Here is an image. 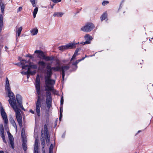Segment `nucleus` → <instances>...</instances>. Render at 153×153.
<instances>
[{
    "label": "nucleus",
    "mask_w": 153,
    "mask_h": 153,
    "mask_svg": "<svg viewBox=\"0 0 153 153\" xmlns=\"http://www.w3.org/2000/svg\"><path fill=\"white\" fill-rule=\"evenodd\" d=\"M5 90L7 92L8 96L9 98L8 100L9 103L16 113V118L19 126L22 127V117L20 113L21 110L19 108L24 111L25 110L22 105V97L19 94L16 95V99L17 101V103L15 95L11 91L10 88L8 87Z\"/></svg>",
    "instance_id": "nucleus-1"
},
{
    "label": "nucleus",
    "mask_w": 153,
    "mask_h": 153,
    "mask_svg": "<svg viewBox=\"0 0 153 153\" xmlns=\"http://www.w3.org/2000/svg\"><path fill=\"white\" fill-rule=\"evenodd\" d=\"M40 81L39 76V75H38L36 76L35 84L36 89L38 95H37V100L36 102V111L38 117L40 116V108L41 106V101H42L41 97L40 95L41 90Z\"/></svg>",
    "instance_id": "nucleus-2"
},
{
    "label": "nucleus",
    "mask_w": 153,
    "mask_h": 153,
    "mask_svg": "<svg viewBox=\"0 0 153 153\" xmlns=\"http://www.w3.org/2000/svg\"><path fill=\"white\" fill-rule=\"evenodd\" d=\"M47 77L45 78V90H53V85L55 83V80L51 79L52 74H47Z\"/></svg>",
    "instance_id": "nucleus-3"
},
{
    "label": "nucleus",
    "mask_w": 153,
    "mask_h": 153,
    "mask_svg": "<svg viewBox=\"0 0 153 153\" xmlns=\"http://www.w3.org/2000/svg\"><path fill=\"white\" fill-rule=\"evenodd\" d=\"M34 53L39 54V55L42 57L43 59L46 61H48L54 60V58L53 56H45L44 52L41 51L36 50L35 51Z\"/></svg>",
    "instance_id": "nucleus-4"
},
{
    "label": "nucleus",
    "mask_w": 153,
    "mask_h": 153,
    "mask_svg": "<svg viewBox=\"0 0 153 153\" xmlns=\"http://www.w3.org/2000/svg\"><path fill=\"white\" fill-rule=\"evenodd\" d=\"M47 91L46 97V103L47 105V107L49 109L51 106L52 102L51 96V93L49 91L52 90H45Z\"/></svg>",
    "instance_id": "nucleus-5"
},
{
    "label": "nucleus",
    "mask_w": 153,
    "mask_h": 153,
    "mask_svg": "<svg viewBox=\"0 0 153 153\" xmlns=\"http://www.w3.org/2000/svg\"><path fill=\"white\" fill-rule=\"evenodd\" d=\"M94 25L91 23H87L85 26L82 27L81 30L85 32H88L91 31L94 28Z\"/></svg>",
    "instance_id": "nucleus-6"
},
{
    "label": "nucleus",
    "mask_w": 153,
    "mask_h": 153,
    "mask_svg": "<svg viewBox=\"0 0 153 153\" xmlns=\"http://www.w3.org/2000/svg\"><path fill=\"white\" fill-rule=\"evenodd\" d=\"M79 43V42L76 44L74 43H70L66 45H63L61 46H60L58 48L59 50L62 51L68 48H75L76 45V44Z\"/></svg>",
    "instance_id": "nucleus-7"
},
{
    "label": "nucleus",
    "mask_w": 153,
    "mask_h": 153,
    "mask_svg": "<svg viewBox=\"0 0 153 153\" xmlns=\"http://www.w3.org/2000/svg\"><path fill=\"white\" fill-rule=\"evenodd\" d=\"M0 112L1 116L5 124L4 127H5L8 123V120L6 114L2 107H1Z\"/></svg>",
    "instance_id": "nucleus-8"
},
{
    "label": "nucleus",
    "mask_w": 153,
    "mask_h": 153,
    "mask_svg": "<svg viewBox=\"0 0 153 153\" xmlns=\"http://www.w3.org/2000/svg\"><path fill=\"white\" fill-rule=\"evenodd\" d=\"M7 133L8 135V138L10 140V144L11 145V147L14 149L15 146L14 143V138L13 135L10 133L9 131H7Z\"/></svg>",
    "instance_id": "nucleus-9"
},
{
    "label": "nucleus",
    "mask_w": 153,
    "mask_h": 153,
    "mask_svg": "<svg viewBox=\"0 0 153 153\" xmlns=\"http://www.w3.org/2000/svg\"><path fill=\"white\" fill-rule=\"evenodd\" d=\"M21 64L22 65V68L23 69H27L26 67H28L30 68V69L31 68L36 69L37 68V66L36 65L31 64L29 65H25V63L24 62H21Z\"/></svg>",
    "instance_id": "nucleus-10"
},
{
    "label": "nucleus",
    "mask_w": 153,
    "mask_h": 153,
    "mask_svg": "<svg viewBox=\"0 0 153 153\" xmlns=\"http://www.w3.org/2000/svg\"><path fill=\"white\" fill-rule=\"evenodd\" d=\"M44 135L46 137V141L47 143H49L50 141V136L48 134L47 126L46 125H45L44 126Z\"/></svg>",
    "instance_id": "nucleus-11"
},
{
    "label": "nucleus",
    "mask_w": 153,
    "mask_h": 153,
    "mask_svg": "<svg viewBox=\"0 0 153 153\" xmlns=\"http://www.w3.org/2000/svg\"><path fill=\"white\" fill-rule=\"evenodd\" d=\"M84 37L86 41L85 42H82L81 43L82 44L85 45L91 43V42L93 39L92 36H90L89 34H87Z\"/></svg>",
    "instance_id": "nucleus-12"
},
{
    "label": "nucleus",
    "mask_w": 153,
    "mask_h": 153,
    "mask_svg": "<svg viewBox=\"0 0 153 153\" xmlns=\"http://www.w3.org/2000/svg\"><path fill=\"white\" fill-rule=\"evenodd\" d=\"M22 148L25 152L27 150V140L26 138H24V139H22Z\"/></svg>",
    "instance_id": "nucleus-13"
},
{
    "label": "nucleus",
    "mask_w": 153,
    "mask_h": 153,
    "mask_svg": "<svg viewBox=\"0 0 153 153\" xmlns=\"http://www.w3.org/2000/svg\"><path fill=\"white\" fill-rule=\"evenodd\" d=\"M39 68L43 69L45 67V63L43 61H40L38 62Z\"/></svg>",
    "instance_id": "nucleus-14"
},
{
    "label": "nucleus",
    "mask_w": 153,
    "mask_h": 153,
    "mask_svg": "<svg viewBox=\"0 0 153 153\" xmlns=\"http://www.w3.org/2000/svg\"><path fill=\"white\" fill-rule=\"evenodd\" d=\"M61 71H62L65 72V71L68 70L70 68V66L69 64H68L66 65H64L61 67Z\"/></svg>",
    "instance_id": "nucleus-15"
},
{
    "label": "nucleus",
    "mask_w": 153,
    "mask_h": 153,
    "mask_svg": "<svg viewBox=\"0 0 153 153\" xmlns=\"http://www.w3.org/2000/svg\"><path fill=\"white\" fill-rule=\"evenodd\" d=\"M9 120L13 126V127H15L17 130V125L13 118L11 116L9 118Z\"/></svg>",
    "instance_id": "nucleus-16"
},
{
    "label": "nucleus",
    "mask_w": 153,
    "mask_h": 153,
    "mask_svg": "<svg viewBox=\"0 0 153 153\" xmlns=\"http://www.w3.org/2000/svg\"><path fill=\"white\" fill-rule=\"evenodd\" d=\"M0 4L1 13L3 14H4V9L5 8V5L4 3L2 2L1 0H0Z\"/></svg>",
    "instance_id": "nucleus-17"
},
{
    "label": "nucleus",
    "mask_w": 153,
    "mask_h": 153,
    "mask_svg": "<svg viewBox=\"0 0 153 153\" xmlns=\"http://www.w3.org/2000/svg\"><path fill=\"white\" fill-rule=\"evenodd\" d=\"M47 74H52V67L49 65H47L46 67Z\"/></svg>",
    "instance_id": "nucleus-18"
},
{
    "label": "nucleus",
    "mask_w": 153,
    "mask_h": 153,
    "mask_svg": "<svg viewBox=\"0 0 153 153\" xmlns=\"http://www.w3.org/2000/svg\"><path fill=\"white\" fill-rule=\"evenodd\" d=\"M64 14V13L62 12H56L54 13L53 14L54 17H61Z\"/></svg>",
    "instance_id": "nucleus-19"
},
{
    "label": "nucleus",
    "mask_w": 153,
    "mask_h": 153,
    "mask_svg": "<svg viewBox=\"0 0 153 153\" xmlns=\"http://www.w3.org/2000/svg\"><path fill=\"white\" fill-rule=\"evenodd\" d=\"M3 14L0 15V31H1L2 30V28L3 26Z\"/></svg>",
    "instance_id": "nucleus-20"
},
{
    "label": "nucleus",
    "mask_w": 153,
    "mask_h": 153,
    "mask_svg": "<svg viewBox=\"0 0 153 153\" xmlns=\"http://www.w3.org/2000/svg\"><path fill=\"white\" fill-rule=\"evenodd\" d=\"M38 31V29L36 28H34L30 31V32L33 35H35L37 34Z\"/></svg>",
    "instance_id": "nucleus-21"
},
{
    "label": "nucleus",
    "mask_w": 153,
    "mask_h": 153,
    "mask_svg": "<svg viewBox=\"0 0 153 153\" xmlns=\"http://www.w3.org/2000/svg\"><path fill=\"white\" fill-rule=\"evenodd\" d=\"M52 70L55 71H61V67L59 66H57L56 67H52Z\"/></svg>",
    "instance_id": "nucleus-22"
},
{
    "label": "nucleus",
    "mask_w": 153,
    "mask_h": 153,
    "mask_svg": "<svg viewBox=\"0 0 153 153\" xmlns=\"http://www.w3.org/2000/svg\"><path fill=\"white\" fill-rule=\"evenodd\" d=\"M107 14L106 12H105L101 17V19L102 21L105 20L107 16Z\"/></svg>",
    "instance_id": "nucleus-23"
},
{
    "label": "nucleus",
    "mask_w": 153,
    "mask_h": 153,
    "mask_svg": "<svg viewBox=\"0 0 153 153\" xmlns=\"http://www.w3.org/2000/svg\"><path fill=\"white\" fill-rule=\"evenodd\" d=\"M0 134L1 137L2 138V139L3 140V142L7 144V142L5 139V137L4 134V132L0 133Z\"/></svg>",
    "instance_id": "nucleus-24"
},
{
    "label": "nucleus",
    "mask_w": 153,
    "mask_h": 153,
    "mask_svg": "<svg viewBox=\"0 0 153 153\" xmlns=\"http://www.w3.org/2000/svg\"><path fill=\"white\" fill-rule=\"evenodd\" d=\"M22 30V28L21 27L19 28L16 31L17 33V36H19L21 34V32Z\"/></svg>",
    "instance_id": "nucleus-25"
},
{
    "label": "nucleus",
    "mask_w": 153,
    "mask_h": 153,
    "mask_svg": "<svg viewBox=\"0 0 153 153\" xmlns=\"http://www.w3.org/2000/svg\"><path fill=\"white\" fill-rule=\"evenodd\" d=\"M38 11V8L37 7H36L33 11V16L34 18H35L36 16V15Z\"/></svg>",
    "instance_id": "nucleus-26"
},
{
    "label": "nucleus",
    "mask_w": 153,
    "mask_h": 153,
    "mask_svg": "<svg viewBox=\"0 0 153 153\" xmlns=\"http://www.w3.org/2000/svg\"><path fill=\"white\" fill-rule=\"evenodd\" d=\"M6 86H5V89H7L8 87L10 88V84L8 81V79L7 78H6Z\"/></svg>",
    "instance_id": "nucleus-27"
},
{
    "label": "nucleus",
    "mask_w": 153,
    "mask_h": 153,
    "mask_svg": "<svg viewBox=\"0 0 153 153\" xmlns=\"http://www.w3.org/2000/svg\"><path fill=\"white\" fill-rule=\"evenodd\" d=\"M21 136L22 138V139L26 138L25 137V131L24 129L23 128H22V129L21 132Z\"/></svg>",
    "instance_id": "nucleus-28"
},
{
    "label": "nucleus",
    "mask_w": 153,
    "mask_h": 153,
    "mask_svg": "<svg viewBox=\"0 0 153 153\" xmlns=\"http://www.w3.org/2000/svg\"><path fill=\"white\" fill-rule=\"evenodd\" d=\"M21 61H23V62H24L25 63V65H26L25 64L27 63L28 64V65H29L30 64H32V63L30 62V60H29L27 61L24 59H22Z\"/></svg>",
    "instance_id": "nucleus-29"
},
{
    "label": "nucleus",
    "mask_w": 153,
    "mask_h": 153,
    "mask_svg": "<svg viewBox=\"0 0 153 153\" xmlns=\"http://www.w3.org/2000/svg\"><path fill=\"white\" fill-rule=\"evenodd\" d=\"M41 144L42 146V150H43V149L44 148L45 145V140L44 139H43L41 140Z\"/></svg>",
    "instance_id": "nucleus-30"
},
{
    "label": "nucleus",
    "mask_w": 153,
    "mask_h": 153,
    "mask_svg": "<svg viewBox=\"0 0 153 153\" xmlns=\"http://www.w3.org/2000/svg\"><path fill=\"white\" fill-rule=\"evenodd\" d=\"M34 153H38V146H34Z\"/></svg>",
    "instance_id": "nucleus-31"
},
{
    "label": "nucleus",
    "mask_w": 153,
    "mask_h": 153,
    "mask_svg": "<svg viewBox=\"0 0 153 153\" xmlns=\"http://www.w3.org/2000/svg\"><path fill=\"white\" fill-rule=\"evenodd\" d=\"M0 133H4V127L3 126L2 124H1L0 125Z\"/></svg>",
    "instance_id": "nucleus-32"
},
{
    "label": "nucleus",
    "mask_w": 153,
    "mask_h": 153,
    "mask_svg": "<svg viewBox=\"0 0 153 153\" xmlns=\"http://www.w3.org/2000/svg\"><path fill=\"white\" fill-rule=\"evenodd\" d=\"M53 146L52 144L51 145L50 148H49V153H53Z\"/></svg>",
    "instance_id": "nucleus-33"
},
{
    "label": "nucleus",
    "mask_w": 153,
    "mask_h": 153,
    "mask_svg": "<svg viewBox=\"0 0 153 153\" xmlns=\"http://www.w3.org/2000/svg\"><path fill=\"white\" fill-rule=\"evenodd\" d=\"M35 0H30V1L32 4L33 7H36V5L35 4Z\"/></svg>",
    "instance_id": "nucleus-34"
},
{
    "label": "nucleus",
    "mask_w": 153,
    "mask_h": 153,
    "mask_svg": "<svg viewBox=\"0 0 153 153\" xmlns=\"http://www.w3.org/2000/svg\"><path fill=\"white\" fill-rule=\"evenodd\" d=\"M80 61H81V60H79V59L77 60L75 62H73L72 63V65L76 66L77 64Z\"/></svg>",
    "instance_id": "nucleus-35"
},
{
    "label": "nucleus",
    "mask_w": 153,
    "mask_h": 153,
    "mask_svg": "<svg viewBox=\"0 0 153 153\" xmlns=\"http://www.w3.org/2000/svg\"><path fill=\"white\" fill-rule=\"evenodd\" d=\"M21 73L22 74H24V75H26L27 74H29V73H30L29 71L28 68L27 71V72H23V71L21 72Z\"/></svg>",
    "instance_id": "nucleus-36"
},
{
    "label": "nucleus",
    "mask_w": 153,
    "mask_h": 153,
    "mask_svg": "<svg viewBox=\"0 0 153 153\" xmlns=\"http://www.w3.org/2000/svg\"><path fill=\"white\" fill-rule=\"evenodd\" d=\"M28 69H29V71L30 73H29V74H30H30L33 75L35 74V73H36L35 71H31L30 70V68H28Z\"/></svg>",
    "instance_id": "nucleus-37"
},
{
    "label": "nucleus",
    "mask_w": 153,
    "mask_h": 153,
    "mask_svg": "<svg viewBox=\"0 0 153 153\" xmlns=\"http://www.w3.org/2000/svg\"><path fill=\"white\" fill-rule=\"evenodd\" d=\"M109 3V2L107 1H104L102 3V5L103 6H105V5L108 4Z\"/></svg>",
    "instance_id": "nucleus-38"
},
{
    "label": "nucleus",
    "mask_w": 153,
    "mask_h": 153,
    "mask_svg": "<svg viewBox=\"0 0 153 153\" xmlns=\"http://www.w3.org/2000/svg\"><path fill=\"white\" fill-rule=\"evenodd\" d=\"M54 3H56L58 2H60L61 1V0H51Z\"/></svg>",
    "instance_id": "nucleus-39"
},
{
    "label": "nucleus",
    "mask_w": 153,
    "mask_h": 153,
    "mask_svg": "<svg viewBox=\"0 0 153 153\" xmlns=\"http://www.w3.org/2000/svg\"><path fill=\"white\" fill-rule=\"evenodd\" d=\"M64 100L63 97H61V100H60V104L61 105H62L63 104Z\"/></svg>",
    "instance_id": "nucleus-40"
},
{
    "label": "nucleus",
    "mask_w": 153,
    "mask_h": 153,
    "mask_svg": "<svg viewBox=\"0 0 153 153\" xmlns=\"http://www.w3.org/2000/svg\"><path fill=\"white\" fill-rule=\"evenodd\" d=\"M59 112H60V114H62V112H63V110H62V106L61 107H60V108Z\"/></svg>",
    "instance_id": "nucleus-41"
},
{
    "label": "nucleus",
    "mask_w": 153,
    "mask_h": 153,
    "mask_svg": "<svg viewBox=\"0 0 153 153\" xmlns=\"http://www.w3.org/2000/svg\"><path fill=\"white\" fill-rule=\"evenodd\" d=\"M62 78L63 80H64V77L65 76V72L63 71H62Z\"/></svg>",
    "instance_id": "nucleus-42"
},
{
    "label": "nucleus",
    "mask_w": 153,
    "mask_h": 153,
    "mask_svg": "<svg viewBox=\"0 0 153 153\" xmlns=\"http://www.w3.org/2000/svg\"><path fill=\"white\" fill-rule=\"evenodd\" d=\"M38 146V140L37 139H36L35 140V143L34 144V146Z\"/></svg>",
    "instance_id": "nucleus-43"
},
{
    "label": "nucleus",
    "mask_w": 153,
    "mask_h": 153,
    "mask_svg": "<svg viewBox=\"0 0 153 153\" xmlns=\"http://www.w3.org/2000/svg\"><path fill=\"white\" fill-rule=\"evenodd\" d=\"M26 57H29L30 58H33V56L32 55L30 54L27 55L26 56Z\"/></svg>",
    "instance_id": "nucleus-44"
},
{
    "label": "nucleus",
    "mask_w": 153,
    "mask_h": 153,
    "mask_svg": "<svg viewBox=\"0 0 153 153\" xmlns=\"http://www.w3.org/2000/svg\"><path fill=\"white\" fill-rule=\"evenodd\" d=\"M22 7H20L18 9V10H17V12H19V11H21L22 10Z\"/></svg>",
    "instance_id": "nucleus-45"
},
{
    "label": "nucleus",
    "mask_w": 153,
    "mask_h": 153,
    "mask_svg": "<svg viewBox=\"0 0 153 153\" xmlns=\"http://www.w3.org/2000/svg\"><path fill=\"white\" fill-rule=\"evenodd\" d=\"M76 56L75 55V54H74L72 57V58H71V61H72L74 59H75V58Z\"/></svg>",
    "instance_id": "nucleus-46"
},
{
    "label": "nucleus",
    "mask_w": 153,
    "mask_h": 153,
    "mask_svg": "<svg viewBox=\"0 0 153 153\" xmlns=\"http://www.w3.org/2000/svg\"><path fill=\"white\" fill-rule=\"evenodd\" d=\"M62 117V114H60V116L59 117V120L60 121H61V119Z\"/></svg>",
    "instance_id": "nucleus-47"
},
{
    "label": "nucleus",
    "mask_w": 153,
    "mask_h": 153,
    "mask_svg": "<svg viewBox=\"0 0 153 153\" xmlns=\"http://www.w3.org/2000/svg\"><path fill=\"white\" fill-rule=\"evenodd\" d=\"M30 113H31L33 114H34V111L32 110V109L30 110Z\"/></svg>",
    "instance_id": "nucleus-48"
},
{
    "label": "nucleus",
    "mask_w": 153,
    "mask_h": 153,
    "mask_svg": "<svg viewBox=\"0 0 153 153\" xmlns=\"http://www.w3.org/2000/svg\"><path fill=\"white\" fill-rule=\"evenodd\" d=\"M78 52L77 51H75L74 54L76 56H77L78 55Z\"/></svg>",
    "instance_id": "nucleus-49"
},
{
    "label": "nucleus",
    "mask_w": 153,
    "mask_h": 153,
    "mask_svg": "<svg viewBox=\"0 0 153 153\" xmlns=\"http://www.w3.org/2000/svg\"><path fill=\"white\" fill-rule=\"evenodd\" d=\"M80 49V48H78V49H77L75 51H77L78 52Z\"/></svg>",
    "instance_id": "nucleus-50"
},
{
    "label": "nucleus",
    "mask_w": 153,
    "mask_h": 153,
    "mask_svg": "<svg viewBox=\"0 0 153 153\" xmlns=\"http://www.w3.org/2000/svg\"><path fill=\"white\" fill-rule=\"evenodd\" d=\"M27 78H28L30 76V74H27Z\"/></svg>",
    "instance_id": "nucleus-51"
},
{
    "label": "nucleus",
    "mask_w": 153,
    "mask_h": 153,
    "mask_svg": "<svg viewBox=\"0 0 153 153\" xmlns=\"http://www.w3.org/2000/svg\"><path fill=\"white\" fill-rule=\"evenodd\" d=\"M85 57H84L82 58V59H79V60H81V61L82 60H83L85 59Z\"/></svg>",
    "instance_id": "nucleus-52"
},
{
    "label": "nucleus",
    "mask_w": 153,
    "mask_h": 153,
    "mask_svg": "<svg viewBox=\"0 0 153 153\" xmlns=\"http://www.w3.org/2000/svg\"><path fill=\"white\" fill-rule=\"evenodd\" d=\"M0 153H4V152L2 151H0Z\"/></svg>",
    "instance_id": "nucleus-53"
},
{
    "label": "nucleus",
    "mask_w": 153,
    "mask_h": 153,
    "mask_svg": "<svg viewBox=\"0 0 153 153\" xmlns=\"http://www.w3.org/2000/svg\"><path fill=\"white\" fill-rule=\"evenodd\" d=\"M141 131H140H140H138V132H137V133H140V132Z\"/></svg>",
    "instance_id": "nucleus-54"
},
{
    "label": "nucleus",
    "mask_w": 153,
    "mask_h": 153,
    "mask_svg": "<svg viewBox=\"0 0 153 153\" xmlns=\"http://www.w3.org/2000/svg\"><path fill=\"white\" fill-rule=\"evenodd\" d=\"M5 49H6V50L7 49H8V48L7 47V46H5Z\"/></svg>",
    "instance_id": "nucleus-55"
},
{
    "label": "nucleus",
    "mask_w": 153,
    "mask_h": 153,
    "mask_svg": "<svg viewBox=\"0 0 153 153\" xmlns=\"http://www.w3.org/2000/svg\"><path fill=\"white\" fill-rule=\"evenodd\" d=\"M16 65H19V63L17 64H16Z\"/></svg>",
    "instance_id": "nucleus-56"
},
{
    "label": "nucleus",
    "mask_w": 153,
    "mask_h": 153,
    "mask_svg": "<svg viewBox=\"0 0 153 153\" xmlns=\"http://www.w3.org/2000/svg\"><path fill=\"white\" fill-rule=\"evenodd\" d=\"M51 8H53V6H52L51 7Z\"/></svg>",
    "instance_id": "nucleus-57"
},
{
    "label": "nucleus",
    "mask_w": 153,
    "mask_h": 153,
    "mask_svg": "<svg viewBox=\"0 0 153 153\" xmlns=\"http://www.w3.org/2000/svg\"><path fill=\"white\" fill-rule=\"evenodd\" d=\"M43 153H45L44 151V152Z\"/></svg>",
    "instance_id": "nucleus-58"
},
{
    "label": "nucleus",
    "mask_w": 153,
    "mask_h": 153,
    "mask_svg": "<svg viewBox=\"0 0 153 153\" xmlns=\"http://www.w3.org/2000/svg\"><path fill=\"white\" fill-rule=\"evenodd\" d=\"M134 153H137V152H135Z\"/></svg>",
    "instance_id": "nucleus-59"
}]
</instances>
